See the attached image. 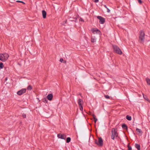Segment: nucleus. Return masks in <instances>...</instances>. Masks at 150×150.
<instances>
[{"label": "nucleus", "mask_w": 150, "mask_h": 150, "mask_svg": "<svg viewBox=\"0 0 150 150\" xmlns=\"http://www.w3.org/2000/svg\"><path fill=\"white\" fill-rule=\"evenodd\" d=\"M138 2L140 4H141L142 3V1L141 0H137Z\"/></svg>", "instance_id": "7c9ffc66"}, {"label": "nucleus", "mask_w": 150, "mask_h": 150, "mask_svg": "<svg viewBox=\"0 0 150 150\" xmlns=\"http://www.w3.org/2000/svg\"><path fill=\"white\" fill-rule=\"evenodd\" d=\"M118 136V134L116 128H112L111 131V137L112 139L114 140L115 138H117Z\"/></svg>", "instance_id": "f257e3e1"}, {"label": "nucleus", "mask_w": 150, "mask_h": 150, "mask_svg": "<svg viewBox=\"0 0 150 150\" xmlns=\"http://www.w3.org/2000/svg\"><path fill=\"white\" fill-rule=\"evenodd\" d=\"M71 139L70 137H68L66 139V142L68 143L71 141Z\"/></svg>", "instance_id": "412c9836"}, {"label": "nucleus", "mask_w": 150, "mask_h": 150, "mask_svg": "<svg viewBox=\"0 0 150 150\" xmlns=\"http://www.w3.org/2000/svg\"><path fill=\"white\" fill-rule=\"evenodd\" d=\"M32 89V87L30 86V85H29L27 88V89L28 90H31Z\"/></svg>", "instance_id": "4be33fe9"}, {"label": "nucleus", "mask_w": 150, "mask_h": 150, "mask_svg": "<svg viewBox=\"0 0 150 150\" xmlns=\"http://www.w3.org/2000/svg\"><path fill=\"white\" fill-rule=\"evenodd\" d=\"M96 38L95 37L92 36L91 37V42H96Z\"/></svg>", "instance_id": "4468645a"}, {"label": "nucleus", "mask_w": 150, "mask_h": 150, "mask_svg": "<svg viewBox=\"0 0 150 150\" xmlns=\"http://www.w3.org/2000/svg\"><path fill=\"white\" fill-rule=\"evenodd\" d=\"M22 116L24 118H26V115L25 114H24V113L22 115Z\"/></svg>", "instance_id": "cd10ccee"}, {"label": "nucleus", "mask_w": 150, "mask_h": 150, "mask_svg": "<svg viewBox=\"0 0 150 150\" xmlns=\"http://www.w3.org/2000/svg\"><path fill=\"white\" fill-rule=\"evenodd\" d=\"M136 130L139 133V134L140 133L142 134V131L140 129H139L138 128H137L136 129Z\"/></svg>", "instance_id": "6ab92c4d"}, {"label": "nucleus", "mask_w": 150, "mask_h": 150, "mask_svg": "<svg viewBox=\"0 0 150 150\" xmlns=\"http://www.w3.org/2000/svg\"><path fill=\"white\" fill-rule=\"evenodd\" d=\"M142 94H143V97H144V98L145 99H146V100H147V99H146V97H144V94H143V93Z\"/></svg>", "instance_id": "f704fd0d"}, {"label": "nucleus", "mask_w": 150, "mask_h": 150, "mask_svg": "<svg viewBox=\"0 0 150 150\" xmlns=\"http://www.w3.org/2000/svg\"><path fill=\"white\" fill-rule=\"evenodd\" d=\"M146 81L148 85H150V79L148 78H146Z\"/></svg>", "instance_id": "aec40b11"}, {"label": "nucleus", "mask_w": 150, "mask_h": 150, "mask_svg": "<svg viewBox=\"0 0 150 150\" xmlns=\"http://www.w3.org/2000/svg\"><path fill=\"white\" fill-rule=\"evenodd\" d=\"M122 128H123L124 129H126V130L127 129V125L126 124H124L122 125Z\"/></svg>", "instance_id": "dca6fc26"}, {"label": "nucleus", "mask_w": 150, "mask_h": 150, "mask_svg": "<svg viewBox=\"0 0 150 150\" xmlns=\"http://www.w3.org/2000/svg\"><path fill=\"white\" fill-rule=\"evenodd\" d=\"M4 67V64L3 63L1 62L0 63V69H2Z\"/></svg>", "instance_id": "5701e85b"}, {"label": "nucleus", "mask_w": 150, "mask_h": 150, "mask_svg": "<svg viewBox=\"0 0 150 150\" xmlns=\"http://www.w3.org/2000/svg\"><path fill=\"white\" fill-rule=\"evenodd\" d=\"M43 101L44 102L47 103V100L46 98H44L43 99Z\"/></svg>", "instance_id": "bb28decb"}, {"label": "nucleus", "mask_w": 150, "mask_h": 150, "mask_svg": "<svg viewBox=\"0 0 150 150\" xmlns=\"http://www.w3.org/2000/svg\"><path fill=\"white\" fill-rule=\"evenodd\" d=\"M92 116L94 119V122H95V123H96L97 121V119L96 118V116L94 114H93Z\"/></svg>", "instance_id": "f3484780"}, {"label": "nucleus", "mask_w": 150, "mask_h": 150, "mask_svg": "<svg viewBox=\"0 0 150 150\" xmlns=\"http://www.w3.org/2000/svg\"><path fill=\"white\" fill-rule=\"evenodd\" d=\"M7 77H6L5 78V81H7Z\"/></svg>", "instance_id": "e433bc0d"}, {"label": "nucleus", "mask_w": 150, "mask_h": 150, "mask_svg": "<svg viewBox=\"0 0 150 150\" xmlns=\"http://www.w3.org/2000/svg\"><path fill=\"white\" fill-rule=\"evenodd\" d=\"M135 147L138 150H140V146L139 144L137 143L135 144Z\"/></svg>", "instance_id": "2eb2a0df"}, {"label": "nucleus", "mask_w": 150, "mask_h": 150, "mask_svg": "<svg viewBox=\"0 0 150 150\" xmlns=\"http://www.w3.org/2000/svg\"><path fill=\"white\" fill-rule=\"evenodd\" d=\"M16 2H19V3H23V4H25V3L23 1H22L18 0V1H16Z\"/></svg>", "instance_id": "393cba45"}, {"label": "nucleus", "mask_w": 150, "mask_h": 150, "mask_svg": "<svg viewBox=\"0 0 150 150\" xmlns=\"http://www.w3.org/2000/svg\"><path fill=\"white\" fill-rule=\"evenodd\" d=\"M78 104L79 106L81 105L83 103V101L81 99H79L78 100Z\"/></svg>", "instance_id": "f8f14e48"}, {"label": "nucleus", "mask_w": 150, "mask_h": 150, "mask_svg": "<svg viewBox=\"0 0 150 150\" xmlns=\"http://www.w3.org/2000/svg\"><path fill=\"white\" fill-rule=\"evenodd\" d=\"M104 6L105 7V8L106 9L108 8L107 6H106V5H104Z\"/></svg>", "instance_id": "c9c22d12"}, {"label": "nucleus", "mask_w": 150, "mask_h": 150, "mask_svg": "<svg viewBox=\"0 0 150 150\" xmlns=\"http://www.w3.org/2000/svg\"><path fill=\"white\" fill-rule=\"evenodd\" d=\"M79 20L80 21H81L83 22H84V21L83 19L82 18H80Z\"/></svg>", "instance_id": "c756f323"}, {"label": "nucleus", "mask_w": 150, "mask_h": 150, "mask_svg": "<svg viewBox=\"0 0 150 150\" xmlns=\"http://www.w3.org/2000/svg\"><path fill=\"white\" fill-rule=\"evenodd\" d=\"M95 143L99 146H102L103 145V140L101 137L98 138V141L96 140L95 141Z\"/></svg>", "instance_id": "39448f33"}, {"label": "nucleus", "mask_w": 150, "mask_h": 150, "mask_svg": "<svg viewBox=\"0 0 150 150\" xmlns=\"http://www.w3.org/2000/svg\"><path fill=\"white\" fill-rule=\"evenodd\" d=\"M42 17L43 18H45L46 17L47 13L45 10H42Z\"/></svg>", "instance_id": "ddd939ff"}, {"label": "nucleus", "mask_w": 150, "mask_h": 150, "mask_svg": "<svg viewBox=\"0 0 150 150\" xmlns=\"http://www.w3.org/2000/svg\"><path fill=\"white\" fill-rule=\"evenodd\" d=\"M94 2L97 3L98 2L99 0H93Z\"/></svg>", "instance_id": "2f4dec72"}, {"label": "nucleus", "mask_w": 150, "mask_h": 150, "mask_svg": "<svg viewBox=\"0 0 150 150\" xmlns=\"http://www.w3.org/2000/svg\"><path fill=\"white\" fill-rule=\"evenodd\" d=\"M26 89L25 88H23L20 90L18 91L17 93V94L19 96H21L25 93Z\"/></svg>", "instance_id": "423d86ee"}, {"label": "nucleus", "mask_w": 150, "mask_h": 150, "mask_svg": "<svg viewBox=\"0 0 150 150\" xmlns=\"http://www.w3.org/2000/svg\"><path fill=\"white\" fill-rule=\"evenodd\" d=\"M68 19L69 20L71 21H74L75 22H76V21L77 20V18H72L71 17H69L68 18Z\"/></svg>", "instance_id": "9b49d317"}, {"label": "nucleus", "mask_w": 150, "mask_h": 150, "mask_svg": "<svg viewBox=\"0 0 150 150\" xmlns=\"http://www.w3.org/2000/svg\"><path fill=\"white\" fill-rule=\"evenodd\" d=\"M53 96L52 94H48L47 96V99L49 100H51L52 99Z\"/></svg>", "instance_id": "9d476101"}, {"label": "nucleus", "mask_w": 150, "mask_h": 150, "mask_svg": "<svg viewBox=\"0 0 150 150\" xmlns=\"http://www.w3.org/2000/svg\"><path fill=\"white\" fill-rule=\"evenodd\" d=\"M112 46L113 49L114 51L115 52L119 54H122V51L117 46L115 45H112Z\"/></svg>", "instance_id": "20e7f679"}, {"label": "nucleus", "mask_w": 150, "mask_h": 150, "mask_svg": "<svg viewBox=\"0 0 150 150\" xmlns=\"http://www.w3.org/2000/svg\"><path fill=\"white\" fill-rule=\"evenodd\" d=\"M79 106V107H80V110L81 111H82L83 110V108L82 105Z\"/></svg>", "instance_id": "c85d7f7f"}, {"label": "nucleus", "mask_w": 150, "mask_h": 150, "mask_svg": "<svg viewBox=\"0 0 150 150\" xmlns=\"http://www.w3.org/2000/svg\"><path fill=\"white\" fill-rule=\"evenodd\" d=\"M104 97L107 99H110V97L108 95H104Z\"/></svg>", "instance_id": "b1692460"}, {"label": "nucleus", "mask_w": 150, "mask_h": 150, "mask_svg": "<svg viewBox=\"0 0 150 150\" xmlns=\"http://www.w3.org/2000/svg\"><path fill=\"white\" fill-rule=\"evenodd\" d=\"M126 118L128 120L130 121L132 120V117L131 116L127 115L126 116Z\"/></svg>", "instance_id": "a211bd4d"}, {"label": "nucleus", "mask_w": 150, "mask_h": 150, "mask_svg": "<svg viewBox=\"0 0 150 150\" xmlns=\"http://www.w3.org/2000/svg\"><path fill=\"white\" fill-rule=\"evenodd\" d=\"M145 35L144 32L142 30H141L140 32V34L139 36V41L140 43H143L144 42L145 39Z\"/></svg>", "instance_id": "7ed1b4c3"}, {"label": "nucleus", "mask_w": 150, "mask_h": 150, "mask_svg": "<svg viewBox=\"0 0 150 150\" xmlns=\"http://www.w3.org/2000/svg\"><path fill=\"white\" fill-rule=\"evenodd\" d=\"M9 56V54L7 53L0 54V60L5 62L8 59Z\"/></svg>", "instance_id": "f03ea898"}, {"label": "nucleus", "mask_w": 150, "mask_h": 150, "mask_svg": "<svg viewBox=\"0 0 150 150\" xmlns=\"http://www.w3.org/2000/svg\"><path fill=\"white\" fill-rule=\"evenodd\" d=\"M107 12H108V13H109L110 12V10L108 8H107Z\"/></svg>", "instance_id": "473e14b6"}, {"label": "nucleus", "mask_w": 150, "mask_h": 150, "mask_svg": "<svg viewBox=\"0 0 150 150\" xmlns=\"http://www.w3.org/2000/svg\"><path fill=\"white\" fill-rule=\"evenodd\" d=\"M67 21H66L65 23H66V22Z\"/></svg>", "instance_id": "4c0bfd02"}, {"label": "nucleus", "mask_w": 150, "mask_h": 150, "mask_svg": "<svg viewBox=\"0 0 150 150\" xmlns=\"http://www.w3.org/2000/svg\"><path fill=\"white\" fill-rule=\"evenodd\" d=\"M97 18L99 19V23L100 24H103L105 22V19L100 16H97Z\"/></svg>", "instance_id": "0eeeda50"}, {"label": "nucleus", "mask_w": 150, "mask_h": 150, "mask_svg": "<svg viewBox=\"0 0 150 150\" xmlns=\"http://www.w3.org/2000/svg\"><path fill=\"white\" fill-rule=\"evenodd\" d=\"M57 137L59 138H60L63 139H65L66 137V135L64 134H57Z\"/></svg>", "instance_id": "1a4fd4ad"}, {"label": "nucleus", "mask_w": 150, "mask_h": 150, "mask_svg": "<svg viewBox=\"0 0 150 150\" xmlns=\"http://www.w3.org/2000/svg\"><path fill=\"white\" fill-rule=\"evenodd\" d=\"M63 61V59H62V58H61L60 59V60L59 61L61 62H62V61Z\"/></svg>", "instance_id": "72a5a7b5"}, {"label": "nucleus", "mask_w": 150, "mask_h": 150, "mask_svg": "<svg viewBox=\"0 0 150 150\" xmlns=\"http://www.w3.org/2000/svg\"><path fill=\"white\" fill-rule=\"evenodd\" d=\"M91 31L94 34H98L100 35L101 33V32L98 29H91Z\"/></svg>", "instance_id": "6e6552de"}, {"label": "nucleus", "mask_w": 150, "mask_h": 150, "mask_svg": "<svg viewBox=\"0 0 150 150\" xmlns=\"http://www.w3.org/2000/svg\"><path fill=\"white\" fill-rule=\"evenodd\" d=\"M128 150H132V148L131 146L129 145H128Z\"/></svg>", "instance_id": "a878e982"}]
</instances>
